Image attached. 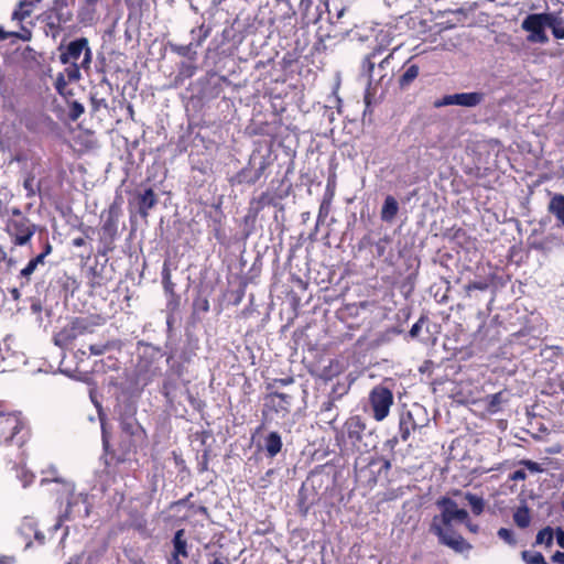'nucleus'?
Masks as SVG:
<instances>
[{
    "instance_id": "obj_1",
    "label": "nucleus",
    "mask_w": 564,
    "mask_h": 564,
    "mask_svg": "<svg viewBox=\"0 0 564 564\" xmlns=\"http://www.w3.org/2000/svg\"><path fill=\"white\" fill-rule=\"evenodd\" d=\"M467 520L465 509H455V511H441L433 517L430 531L438 538V542L454 550L457 553L469 551L471 545L453 529V521L460 522Z\"/></svg>"
},
{
    "instance_id": "obj_2",
    "label": "nucleus",
    "mask_w": 564,
    "mask_h": 564,
    "mask_svg": "<svg viewBox=\"0 0 564 564\" xmlns=\"http://www.w3.org/2000/svg\"><path fill=\"white\" fill-rule=\"evenodd\" d=\"M75 0H53L52 4L41 14L46 35L56 39L74 21Z\"/></svg>"
},
{
    "instance_id": "obj_3",
    "label": "nucleus",
    "mask_w": 564,
    "mask_h": 564,
    "mask_svg": "<svg viewBox=\"0 0 564 564\" xmlns=\"http://www.w3.org/2000/svg\"><path fill=\"white\" fill-rule=\"evenodd\" d=\"M368 436L367 423L361 415H350L343 426L336 430L335 440L338 446H350L357 452L368 449L365 438Z\"/></svg>"
},
{
    "instance_id": "obj_4",
    "label": "nucleus",
    "mask_w": 564,
    "mask_h": 564,
    "mask_svg": "<svg viewBox=\"0 0 564 564\" xmlns=\"http://www.w3.org/2000/svg\"><path fill=\"white\" fill-rule=\"evenodd\" d=\"M6 232L14 247L28 245L36 231V225L19 208L11 210V216L6 221Z\"/></svg>"
},
{
    "instance_id": "obj_5",
    "label": "nucleus",
    "mask_w": 564,
    "mask_h": 564,
    "mask_svg": "<svg viewBox=\"0 0 564 564\" xmlns=\"http://www.w3.org/2000/svg\"><path fill=\"white\" fill-rule=\"evenodd\" d=\"M99 316H79L73 318L56 337L57 345L68 346L80 336L93 334L96 328L102 325Z\"/></svg>"
},
{
    "instance_id": "obj_6",
    "label": "nucleus",
    "mask_w": 564,
    "mask_h": 564,
    "mask_svg": "<svg viewBox=\"0 0 564 564\" xmlns=\"http://www.w3.org/2000/svg\"><path fill=\"white\" fill-rule=\"evenodd\" d=\"M59 51V61L62 64H77V61L83 54L84 58L80 62V66L84 70H88L90 68L93 52L89 47L87 37L76 39L69 42L65 47L61 45Z\"/></svg>"
},
{
    "instance_id": "obj_7",
    "label": "nucleus",
    "mask_w": 564,
    "mask_h": 564,
    "mask_svg": "<svg viewBox=\"0 0 564 564\" xmlns=\"http://www.w3.org/2000/svg\"><path fill=\"white\" fill-rule=\"evenodd\" d=\"M393 402L394 397L392 390L383 383L375 386L369 392L368 403L372 412V417L377 422H381L388 417Z\"/></svg>"
},
{
    "instance_id": "obj_8",
    "label": "nucleus",
    "mask_w": 564,
    "mask_h": 564,
    "mask_svg": "<svg viewBox=\"0 0 564 564\" xmlns=\"http://www.w3.org/2000/svg\"><path fill=\"white\" fill-rule=\"evenodd\" d=\"M29 436V430L17 417H7L0 422V437L4 443L17 444L22 446Z\"/></svg>"
},
{
    "instance_id": "obj_9",
    "label": "nucleus",
    "mask_w": 564,
    "mask_h": 564,
    "mask_svg": "<svg viewBox=\"0 0 564 564\" xmlns=\"http://www.w3.org/2000/svg\"><path fill=\"white\" fill-rule=\"evenodd\" d=\"M545 13L528 14L521 23L523 31L528 32V40L533 43H546L549 37L545 33L547 26Z\"/></svg>"
},
{
    "instance_id": "obj_10",
    "label": "nucleus",
    "mask_w": 564,
    "mask_h": 564,
    "mask_svg": "<svg viewBox=\"0 0 564 564\" xmlns=\"http://www.w3.org/2000/svg\"><path fill=\"white\" fill-rule=\"evenodd\" d=\"M485 100V94L481 91L457 93L445 95L434 102V107L462 106L467 108L477 107Z\"/></svg>"
},
{
    "instance_id": "obj_11",
    "label": "nucleus",
    "mask_w": 564,
    "mask_h": 564,
    "mask_svg": "<svg viewBox=\"0 0 564 564\" xmlns=\"http://www.w3.org/2000/svg\"><path fill=\"white\" fill-rule=\"evenodd\" d=\"M183 370L184 367L181 364L172 366L163 379L161 393L170 405H173L176 399L182 382Z\"/></svg>"
},
{
    "instance_id": "obj_12",
    "label": "nucleus",
    "mask_w": 564,
    "mask_h": 564,
    "mask_svg": "<svg viewBox=\"0 0 564 564\" xmlns=\"http://www.w3.org/2000/svg\"><path fill=\"white\" fill-rule=\"evenodd\" d=\"M285 196H288V192L284 194H278L271 191H265L261 193L259 197L251 198L249 202L248 214L245 218L246 221H254L267 206H275L278 202L283 199Z\"/></svg>"
},
{
    "instance_id": "obj_13",
    "label": "nucleus",
    "mask_w": 564,
    "mask_h": 564,
    "mask_svg": "<svg viewBox=\"0 0 564 564\" xmlns=\"http://www.w3.org/2000/svg\"><path fill=\"white\" fill-rule=\"evenodd\" d=\"M172 543L173 552L169 558V564H183L180 557L187 558L189 555L184 529H180L174 533Z\"/></svg>"
},
{
    "instance_id": "obj_14",
    "label": "nucleus",
    "mask_w": 564,
    "mask_h": 564,
    "mask_svg": "<svg viewBox=\"0 0 564 564\" xmlns=\"http://www.w3.org/2000/svg\"><path fill=\"white\" fill-rule=\"evenodd\" d=\"M101 241L106 245H111L118 232V213L115 206H110L107 212V217L101 225Z\"/></svg>"
},
{
    "instance_id": "obj_15",
    "label": "nucleus",
    "mask_w": 564,
    "mask_h": 564,
    "mask_svg": "<svg viewBox=\"0 0 564 564\" xmlns=\"http://www.w3.org/2000/svg\"><path fill=\"white\" fill-rule=\"evenodd\" d=\"M119 425L121 431L128 436H137L143 432L142 426L135 419V408L128 405L123 413H120Z\"/></svg>"
},
{
    "instance_id": "obj_16",
    "label": "nucleus",
    "mask_w": 564,
    "mask_h": 564,
    "mask_svg": "<svg viewBox=\"0 0 564 564\" xmlns=\"http://www.w3.org/2000/svg\"><path fill=\"white\" fill-rule=\"evenodd\" d=\"M420 427L421 425L414 420V415L410 410L401 412L399 417V434L402 442H406L411 433Z\"/></svg>"
},
{
    "instance_id": "obj_17",
    "label": "nucleus",
    "mask_w": 564,
    "mask_h": 564,
    "mask_svg": "<svg viewBox=\"0 0 564 564\" xmlns=\"http://www.w3.org/2000/svg\"><path fill=\"white\" fill-rule=\"evenodd\" d=\"M413 57L409 58L403 65V72L398 78V86L401 90H406L420 75V66L412 63Z\"/></svg>"
},
{
    "instance_id": "obj_18",
    "label": "nucleus",
    "mask_w": 564,
    "mask_h": 564,
    "mask_svg": "<svg viewBox=\"0 0 564 564\" xmlns=\"http://www.w3.org/2000/svg\"><path fill=\"white\" fill-rule=\"evenodd\" d=\"M547 28L556 40H564V6L557 11L545 13Z\"/></svg>"
},
{
    "instance_id": "obj_19",
    "label": "nucleus",
    "mask_w": 564,
    "mask_h": 564,
    "mask_svg": "<svg viewBox=\"0 0 564 564\" xmlns=\"http://www.w3.org/2000/svg\"><path fill=\"white\" fill-rule=\"evenodd\" d=\"M268 405L275 412L286 414L290 412L293 397L289 393L272 392L268 397Z\"/></svg>"
},
{
    "instance_id": "obj_20",
    "label": "nucleus",
    "mask_w": 564,
    "mask_h": 564,
    "mask_svg": "<svg viewBox=\"0 0 564 564\" xmlns=\"http://www.w3.org/2000/svg\"><path fill=\"white\" fill-rule=\"evenodd\" d=\"M383 51L384 48L381 45L376 46L362 59L361 69L362 73L369 78V84H371L373 80L377 59L382 55Z\"/></svg>"
},
{
    "instance_id": "obj_21",
    "label": "nucleus",
    "mask_w": 564,
    "mask_h": 564,
    "mask_svg": "<svg viewBox=\"0 0 564 564\" xmlns=\"http://www.w3.org/2000/svg\"><path fill=\"white\" fill-rule=\"evenodd\" d=\"M258 181L253 173V160H249L248 164L238 171L229 182L231 185H254Z\"/></svg>"
},
{
    "instance_id": "obj_22",
    "label": "nucleus",
    "mask_w": 564,
    "mask_h": 564,
    "mask_svg": "<svg viewBox=\"0 0 564 564\" xmlns=\"http://www.w3.org/2000/svg\"><path fill=\"white\" fill-rule=\"evenodd\" d=\"M158 204V197L152 188H147L138 195V212L142 218L149 216V210Z\"/></svg>"
},
{
    "instance_id": "obj_23",
    "label": "nucleus",
    "mask_w": 564,
    "mask_h": 564,
    "mask_svg": "<svg viewBox=\"0 0 564 564\" xmlns=\"http://www.w3.org/2000/svg\"><path fill=\"white\" fill-rule=\"evenodd\" d=\"M399 213V203L398 200L392 196L388 195L382 204L381 212H380V218L384 223H392L395 218V216Z\"/></svg>"
},
{
    "instance_id": "obj_24",
    "label": "nucleus",
    "mask_w": 564,
    "mask_h": 564,
    "mask_svg": "<svg viewBox=\"0 0 564 564\" xmlns=\"http://www.w3.org/2000/svg\"><path fill=\"white\" fill-rule=\"evenodd\" d=\"M547 210L564 227V194H554L549 202Z\"/></svg>"
},
{
    "instance_id": "obj_25",
    "label": "nucleus",
    "mask_w": 564,
    "mask_h": 564,
    "mask_svg": "<svg viewBox=\"0 0 564 564\" xmlns=\"http://www.w3.org/2000/svg\"><path fill=\"white\" fill-rule=\"evenodd\" d=\"M99 0H85V4L78 12L79 22L84 25H90L96 19V6Z\"/></svg>"
},
{
    "instance_id": "obj_26",
    "label": "nucleus",
    "mask_w": 564,
    "mask_h": 564,
    "mask_svg": "<svg viewBox=\"0 0 564 564\" xmlns=\"http://www.w3.org/2000/svg\"><path fill=\"white\" fill-rule=\"evenodd\" d=\"M162 284H163L165 293L171 296V301L169 302V305L173 302L174 305L177 306L178 302H180V297L175 293V290H174L175 283L172 281L171 271L166 263H164L163 269H162Z\"/></svg>"
},
{
    "instance_id": "obj_27",
    "label": "nucleus",
    "mask_w": 564,
    "mask_h": 564,
    "mask_svg": "<svg viewBox=\"0 0 564 564\" xmlns=\"http://www.w3.org/2000/svg\"><path fill=\"white\" fill-rule=\"evenodd\" d=\"M391 237L390 236H384L382 238H380L376 243H375V247H376V256L378 258H384V261L388 263V264H393V253H392V250L390 249L388 251V248L389 246L391 245Z\"/></svg>"
},
{
    "instance_id": "obj_28",
    "label": "nucleus",
    "mask_w": 564,
    "mask_h": 564,
    "mask_svg": "<svg viewBox=\"0 0 564 564\" xmlns=\"http://www.w3.org/2000/svg\"><path fill=\"white\" fill-rule=\"evenodd\" d=\"M282 438L278 432H270L264 438V447L269 457L276 456L282 448Z\"/></svg>"
},
{
    "instance_id": "obj_29",
    "label": "nucleus",
    "mask_w": 564,
    "mask_h": 564,
    "mask_svg": "<svg viewBox=\"0 0 564 564\" xmlns=\"http://www.w3.org/2000/svg\"><path fill=\"white\" fill-rule=\"evenodd\" d=\"M558 238L554 235H547L539 240H530L529 247L540 252H549L552 248L557 245Z\"/></svg>"
},
{
    "instance_id": "obj_30",
    "label": "nucleus",
    "mask_w": 564,
    "mask_h": 564,
    "mask_svg": "<svg viewBox=\"0 0 564 564\" xmlns=\"http://www.w3.org/2000/svg\"><path fill=\"white\" fill-rule=\"evenodd\" d=\"M39 264H43L40 258H32L28 264L20 271L18 278L20 280V286L23 288L29 285L31 282L32 274L36 270Z\"/></svg>"
},
{
    "instance_id": "obj_31",
    "label": "nucleus",
    "mask_w": 564,
    "mask_h": 564,
    "mask_svg": "<svg viewBox=\"0 0 564 564\" xmlns=\"http://www.w3.org/2000/svg\"><path fill=\"white\" fill-rule=\"evenodd\" d=\"M121 347H122L121 340L112 339V340H108L104 344L89 345L88 349L91 355L100 356L110 350H120Z\"/></svg>"
},
{
    "instance_id": "obj_32",
    "label": "nucleus",
    "mask_w": 564,
    "mask_h": 564,
    "mask_svg": "<svg viewBox=\"0 0 564 564\" xmlns=\"http://www.w3.org/2000/svg\"><path fill=\"white\" fill-rule=\"evenodd\" d=\"M34 6V1L21 0L17 9L12 13V20H17L20 22L24 21L32 14Z\"/></svg>"
},
{
    "instance_id": "obj_33",
    "label": "nucleus",
    "mask_w": 564,
    "mask_h": 564,
    "mask_svg": "<svg viewBox=\"0 0 564 564\" xmlns=\"http://www.w3.org/2000/svg\"><path fill=\"white\" fill-rule=\"evenodd\" d=\"M328 20L332 24L339 23L344 17L346 8L338 6L335 0H326L325 2Z\"/></svg>"
},
{
    "instance_id": "obj_34",
    "label": "nucleus",
    "mask_w": 564,
    "mask_h": 564,
    "mask_svg": "<svg viewBox=\"0 0 564 564\" xmlns=\"http://www.w3.org/2000/svg\"><path fill=\"white\" fill-rule=\"evenodd\" d=\"M503 391L489 394L482 400L487 412L491 414L497 413L501 410V404L503 403Z\"/></svg>"
},
{
    "instance_id": "obj_35",
    "label": "nucleus",
    "mask_w": 564,
    "mask_h": 564,
    "mask_svg": "<svg viewBox=\"0 0 564 564\" xmlns=\"http://www.w3.org/2000/svg\"><path fill=\"white\" fill-rule=\"evenodd\" d=\"M513 521L521 529L528 528L531 522V514H530L529 507L525 505L518 507L513 513Z\"/></svg>"
},
{
    "instance_id": "obj_36",
    "label": "nucleus",
    "mask_w": 564,
    "mask_h": 564,
    "mask_svg": "<svg viewBox=\"0 0 564 564\" xmlns=\"http://www.w3.org/2000/svg\"><path fill=\"white\" fill-rule=\"evenodd\" d=\"M464 498L468 502V505H469V507L471 509V512L475 516H480L484 512L485 507H486V502H485L482 497L477 496V495L471 494V492H466L464 495Z\"/></svg>"
},
{
    "instance_id": "obj_37",
    "label": "nucleus",
    "mask_w": 564,
    "mask_h": 564,
    "mask_svg": "<svg viewBox=\"0 0 564 564\" xmlns=\"http://www.w3.org/2000/svg\"><path fill=\"white\" fill-rule=\"evenodd\" d=\"M554 541V529L550 525L541 529L535 536L536 545H544L546 549H550L553 545Z\"/></svg>"
},
{
    "instance_id": "obj_38",
    "label": "nucleus",
    "mask_w": 564,
    "mask_h": 564,
    "mask_svg": "<svg viewBox=\"0 0 564 564\" xmlns=\"http://www.w3.org/2000/svg\"><path fill=\"white\" fill-rule=\"evenodd\" d=\"M250 160H253V173L260 180L268 167L271 165V159L270 155H262L260 156L259 161L257 162V158L254 155H251Z\"/></svg>"
},
{
    "instance_id": "obj_39",
    "label": "nucleus",
    "mask_w": 564,
    "mask_h": 564,
    "mask_svg": "<svg viewBox=\"0 0 564 564\" xmlns=\"http://www.w3.org/2000/svg\"><path fill=\"white\" fill-rule=\"evenodd\" d=\"M341 371H343L341 362L337 359H332L329 361V365L323 368L321 377L324 380H330L334 377L338 376Z\"/></svg>"
},
{
    "instance_id": "obj_40",
    "label": "nucleus",
    "mask_w": 564,
    "mask_h": 564,
    "mask_svg": "<svg viewBox=\"0 0 564 564\" xmlns=\"http://www.w3.org/2000/svg\"><path fill=\"white\" fill-rule=\"evenodd\" d=\"M349 390H350L349 382L338 381L333 386L328 395L332 397L333 400L339 401L344 395H346L349 392Z\"/></svg>"
},
{
    "instance_id": "obj_41",
    "label": "nucleus",
    "mask_w": 564,
    "mask_h": 564,
    "mask_svg": "<svg viewBox=\"0 0 564 564\" xmlns=\"http://www.w3.org/2000/svg\"><path fill=\"white\" fill-rule=\"evenodd\" d=\"M23 187L26 192V197H33L40 192V184L35 181V176L29 174L23 182Z\"/></svg>"
},
{
    "instance_id": "obj_42",
    "label": "nucleus",
    "mask_w": 564,
    "mask_h": 564,
    "mask_svg": "<svg viewBox=\"0 0 564 564\" xmlns=\"http://www.w3.org/2000/svg\"><path fill=\"white\" fill-rule=\"evenodd\" d=\"M391 59H393V52H390L386 57L378 63L379 78L378 83L381 84L388 77V68L390 67Z\"/></svg>"
},
{
    "instance_id": "obj_43",
    "label": "nucleus",
    "mask_w": 564,
    "mask_h": 564,
    "mask_svg": "<svg viewBox=\"0 0 564 564\" xmlns=\"http://www.w3.org/2000/svg\"><path fill=\"white\" fill-rule=\"evenodd\" d=\"M68 66L64 69L65 78L68 82H76L80 79V64H67Z\"/></svg>"
},
{
    "instance_id": "obj_44",
    "label": "nucleus",
    "mask_w": 564,
    "mask_h": 564,
    "mask_svg": "<svg viewBox=\"0 0 564 564\" xmlns=\"http://www.w3.org/2000/svg\"><path fill=\"white\" fill-rule=\"evenodd\" d=\"M521 555L522 560L527 564H547L544 556L540 552L531 554L529 551H523Z\"/></svg>"
},
{
    "instance_id": "obj_45",
    "label": "nucleus",
    "mask_w": 564,
    "mask_h": 564,
    "mask_svg": "<svg viewBox=\"0 0 564 564\" xmlns=\"http://www.w3.org/2000/svg\"><path fill=\"white\" fill-rule=\"evenodd\" d=\"M194 313H207L209 311V301L207 297L198 295L193 302Z\"/></svg>"
},
{
    "instance_id": "obj_46",
    "label": "nucleus",
    "mask_w": 564,
    "mask_h": 564,
    "mask_svg": "<svg viewBox=\"0 0 564 564\" xmlns=\"http://www.w3.org/2000/svg\"><path fill=\"white\" fill-rule=\"evenodd\" d=\"M376 464H381L380 468L378 469V475L384 474L387 475L391 469V462L388 458L384 457H376L371 458L369 462V466H373Z\"/></svg>"
},
{
    "instance_id": "obj_47",
    "label": "nucleus",
    "mask_w": 564,
    "mask_h": 564,
    "mask_svg": "<svg viewBox=\"0 0 564 564\" xmlns=\"http://www.w3.org/2000/svg\"><path fill=\"white\" fill-rule=\"evenodd\" d=\"M436 505L441 508V511H455V509H459L456 501L448 497L440 498Z\"/></svg>"
},
{
    "instance_id": "obj_48",
    "label": "nucleus",
    "mask_w": 564,
    "mask_h": 564,
    "mask_svg": "<svg viewBox=\"0 0 564 564\" xmlns=\"http://www.w3.org/2000/svg\"><path fill=\"white\" fill-rule=\"evenodd\" d=\"M313 4V0H300L299 10L302 14L303 19H307L308 21L316 22L318 18L310 17V9Z\"/></svg>"
},
{
    "instance_id": "obj_49",
    "label": "nucleus",
    "mask_w": 564,
    "mask_h": 564,
    "mask_svg": "<svg viewBox=\"0 0 564 564\" xmlns=\"http://www.w3.org/2000/svg\"><path fill=\"white\" fill-rule=\"evenodd\" d=\"M498 536L503 540L506 543H508L509 545H516L517 544V540L514 538V533L511 529H507V528H500L497 532Z\"/></svg>"
},
{
    "instance_id": "obj_50",
    "label": "nucleus",
    "mask_w": 564,
    "mask_h": 564,
    "mask_svg": "<svg viewBox=\"0 0 564 564\" xmlns=\"http://www.w3.org/2000/svg\"><path fill=\"white\" fill-rule=\"evenodd\" d=\"M106 279L98 273L95 269H93V276L89 281V285L93 290L100 289L102 286H106Z\"/></svg>"
},
{
    "instance_id": "obj_51",
    "label": "nucleus",
    "mask_w": 564,
    "mask_h": 564,
    "mask_svg": "<svg viewBox=\"0 0 564 564\" xmlns=\"http://www.w3.org/2000/svg\"><path fill=\"white\" fill-rule=\"evenodd\" d=\"M488 288L489 284L486 281H473L465 285V291L467 294H470L471 291H486Z\"/></svg>"
},
{
    "instance_id": "obj_52",
    "label": "nucleus",
    "mask_w": 564,
    "mask_h": 564,
    "mask_svg": "<svg viewBox=\"0 0 564 564\" xmlns=\"http://www.w3.org/2000/svg\"><path fill=\"white\" fill-rule=\"evenodd\" d=\"M519 465L524 466L531 473H542L544 471V468L541 464L533 462L531 459H521L519 462Z\"/></svg>"
},
{
    "instance_id": "obj_53",
    "label": "nucleus",
    "mask_w": 564,
    "mask_h": 564,
    "mask_svg": "<svg viewBox=\"0 0 564 564\" xmlns=\"http://www.w3.org/2000/svg\"><path fill=\"white\" fill-rule=\"evenodd\" d=\"M84 106L78 101H74L69 108V118L72 120H77L84 113Z\"/></svg>"
},
{
    "instance_id": "obj_54",
    "label": "nucleus",
    "mask_w": 564,
    "mask_h": 564,
    "mask_svg": "<svg viewBox=\"0 0 564 564\" xmlns=\"http://www.w3.org/2000/svg\"><path fill=\"white\" fill-rule=\"evenodd\" d=\"M336 402H337V400H333V398L328 395L327 400H325L321 404L319 413L321 414H328L330 412H334V410L336 409Z\"/></svg>"
},
{
    "instance_id": "obj_55",
    "label": "nucleus",
    "mask_w": 564,
    "mask_h": 564,
    "mask_svg": "<svg viewBox=\"0 0 564 564\" xmlns=\"http://www.w3.org/2000/svg\"><path fill=\"white\" fill-rule=\"evenodd\" d=\"M323 415H324V422L336 433V430H339L336 426V422L338 420L339 413L337 411H335V412H330L328 414H323Z\"/></svg>"
},
{
    "instance_id": "obj_56",
    "label": "nucleus",
    "mask_w": 564,
    "mask_h": 564,
    "mask_svg": "<svg viewBox=\"0 0 564 564\" xmlns=\"http://www.w3.org/2000/svg\"><path fill=\"white\" fill-rule=\"evenodd\" d=\"M79 229L83 231L85 237L74 238L73 241H72L74 247H83V246H85V243H86V239L85 238H89V231H93V228H90V227H83V226H80Z\"/></svg>"
},
{
    "instance_id": "obj_57",
    "label": "nucleus",
    "mask_w": 564,
    "mask_h": 564,
    "mask_svg": "<svg viewBox=\"0 0 564 564\" xmlns=\"http://www.w3.org/2000/svg\"><path fill=\"white\" fill-rule=\"evenodd\" d=\"M69 82L65 78V75L63 73H59L55 79V89L63 95L64 90Z\"/></svg>"
},
{
    "instance_id": "obj_58",
    "label": "nucleus",
    "mask_w": 564,
    "mask_h": 564,
    "mask_svg": "<svg viewBox=\"0 0 564 564\" xmlns=\"http://www.w3.org/2000/svg\"><path fill=\"white\" fill-rule=\"evenodd\" d=\"M212 28L205 24L199 26V37L196 42V46L202 45V43L210 35Z\"/></svg>"
},
{
    "instance_id": "obj_59",
    "label": "nucleus",
    "mask_w": 564,
    "mask_h": 564,
    "mask_svg": "<svg viewBox=\"0 0 564 564\" xmlns=\"http://www.w3.org/2000/svg\"><path fill=\"white\" fill-rule=\"evenodd\" d=\"M53 251V247L51 245V242L48 241V239H45L44 243H43V250L41 253H39L35 258H40L41 259V262L44 264V261H45V258L51 254Z\"/></svg>"
},
{
    "instance_id": "obj_60",
    "label": "nucleus",
    "mask_w": 564,
    "mask_h": 564,
    "mask_svg": "<svg viewBox=\"0 0 564 564\" xmlns=\"http://www.w3.org/2000/svg\"><path fill=\"white\" fill-rule=\"evenodd\" d=\"M187 393H188V398H187V399H188V402L191 403V405H192L195 410H197V411H199V412H200V411H203V410H204V408H205V402H204V401H202V400H199V399L194 398V397L189 393V391H187Z\"/></svg>"
},
{
    "instance_id": "obj_61",
    "label": "nucleus",
    "mask_w": 564,
    "mask_h": 564,
    "mask_svg": "<svg viewBox=\"0 0 564 564\" xmlns=\"http://www.w3.org/2000/svg\"><path fill=\"white\" fill-rule=\"evenodd\" d=\"M191 51H192V43L188 45L173 46V52H175L178 55L184 56V57L188 56Z\"/></svg>"
},
{
    "instance_id": "obj_62",
    "label": "nucleus",
    "mask_w": 564,
    "mask_h": 564,
    "mask_svg": "<svg viewBox=\"0 0 564 564\" xmlns=\"http://www.w3.org/2000/svg\"><path fill=\"white\" fill-rule=\"evenodd\" d=\"M91 106L94 111H98L101 107L107 108V101L105 98L91 97Z\"/></svg>"
},
{
    "instance_id": "obj_63",
    "label": "nucleus",
    "mask_w": 564,
    "mask_h": 564,
    "mask_svg": "<svg viewBox=\"0 0 564 564\" xmlns=\"http://www.w3.org/2000/svg\"><path fill=\"white\" fill-rule=\"evenodd\" d=\"M554 538L556 539V543L561 549H564V529L557 527L554 529Z\"/></svg>"
},
{
    "instance_id": "obj_64",
    "label": "nucleus",
    "mask_w": 564,
    "mask_h": 564,
    "mask_svg": "<svg viewBox=\"0 0 564 564\" xmlns=\"http://www.w3.org/2000/svg\"><path fill=\"white\" fill-rule=\"evenodd\" d=\"M527 479V473L523 469L514 470L509 475V480L511 481H521Z\"/></svg>"
}]
</instances>
